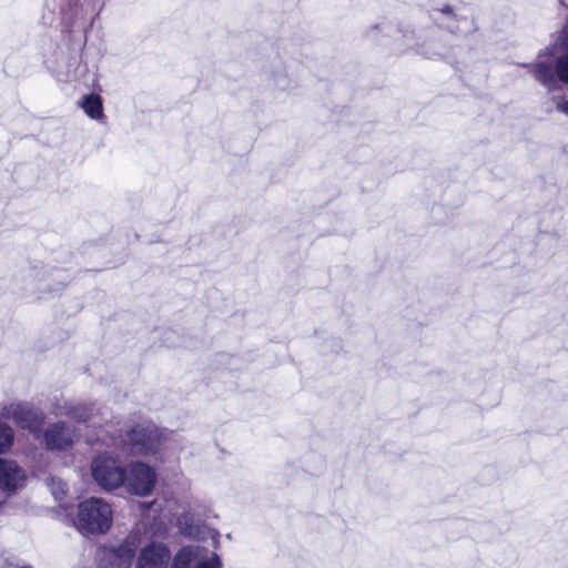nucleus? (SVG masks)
<instances>
[{
	"label": "nucleus",
	"instance_id": "nucleus-22",
	"mask_svg": "<svg viewBox=\"0 0 568 568\" xmlns=\"http://www.w3.org/2000/svg\"><path fill=\"white\" fill-rule=\"evenodd\" d=\"M556 109L560 113L568 115V101H566V100L558 101L556 104Z\"/></svg>",
	"mask_w": 568,
	"mask_h": 568
},
{
	"label": "nucleus",
	"instance_id": "nucleus-14",
	"mask_svg": "<svg viewBox=\"0 0 568 568\" xmlns=\"http://www.w3.org/2000/svg\"><path fill=\"white\" fill-rule=\"evenodd\" d=\"M434 23L440 28L449 30L452 33L460 31L458 23L467 22L466 19H458L450 6H444L440 9H434L432 12Z\"/></svg>",
	"mask_w": 568,
	"mask_h": 568
},
{
	"label": "nucleus",
	"instance_id": "nucleus-21",
	"mask_svg": "<svg viewBox=\"0 0 568 568\" xmlns=\"http://www.w3.org/2000/svg\"><path fill=\"white\" fill-rule=\"evenodd\" d=\"M51 484H52V486L55 485L54 478H51ZM57 485H58L57 489L52 488V493L55 496V498H60V497L64 496L67 493L65 484H63L61 480H58Z\"/></svg>",
	"mask_w": 568,
	"mask_h": 568
},
{
	"label": "nucleus",
	"instance_id": "nucleus-10",
	"mask_svg": "<svg viewBox=\"0 0 568 568\" xmlns=\"http://www.w3.org/2000/svg\"><path fill=\"white\" fill-rule=\"evenodd\" d=\"M79 437L80 434L78 429L65 422L50 424L42 435L44 447L48 450H65L70 448Z\"/></svg>",
	"mask_w": 568,
	"mask_h": 568
},
{
	"label": "nucleus",
	"instance_id": "nucleus-3",
	"mask_svg": "<svg viewBox=\"0 0 568 568\" xmlns=\"http://www.w3.org/2000/svg\"><path fill=\"white\" fill-rule=\"evenodd\" d=\"M112 525L111 506L101 498L92 497L78 506L77 527L82 534H104Z\"/></svg>",
	"mask_w": 568,
	"mask_h": 568
},
{
	"label": "nucleus",
	"instance_id": "nucleus-5",
	"mask_svg": "<svg viewBox=\"0 0 568 568\" xmlns=\"http://www.w3.org/2000/svg\"><path fill=\"white\" fill-rule=\"evenodd\" d=\"M94 481L104 490H113L124 485L125 469L118 459L101 454L91 464Z\"/></svg>",
	"mask_w": 568,
	"mask_h": 568
},
{
	"label": "nucleus",
	"instance_id": "nucleus-23",
	"mask_svg": "<svg viewBox=\"0 0 568 568\" xmlns=\"http://www.w3.org/2000/svg\"><path fill=\"white\" fill-rule=\"evenodd\" d=\"M4 568H30L28 566H18L14 564H7Z\"/></svg>",
	"mask_w": 568,
	"mask_h": 568
},
{
	"label": "nucleus",
	"instance_id": "nucleus-17",
	"mask_svg": "<svg viewBox=\"0 0 568 568\" xmlns=\"http://www.w3.org/2000/svg\"><path fill=\"white\" fill-rule=\"evenodd\" d=\"M81 106L89 118L93 120L103 118V104L102 99L99 95H85L81 102Z\"/></svg>",
	"mask_w": 568,
	"mask_h": 568
},
{
	"label": "nucleus",
	"instance_id": "nucleus-20",
	"mask_svg": "<svg viewBox=\"0 0 568 568\" xmlns=\"http://www.w3.org/2000/svg\"><path fill=\"white\" fill-rule=\"evenodd\" d=\"M13 439V429L8 424L0 420V454L11 448Z\"/></svg>",
	"mask_w": 568,
	"mask_h": 568
},
{
	"label": "nucleus",
	"instance_id": "nucleus-19",
	"mask_svg": "<svg viewBox=\"0 0 568 568\" xmlns=\"http://www.w3.org/2000/svg\"><path fill=\"white\" fill-rule=\"evenodd\" d=\"M272 85L281 91H291L295 88L294 81L287 75L284 69H278L272 72Z\"/></svg>",
	"mask_w": 568,
	"mask_h": 568
},
{
	"label": "nucleus",
	"instance_id": "nucleus-4",
	"mask_svg": "<svg viewBox=\"0 0 568 568\" xmlns=\"http://www.w3.org/2000/svg\"><path fill=\"white\" fill-rule=\"evenodd\" d=\"M172 434L152 422H143L129 429L123 442L133 454H155Z\"/></svg>",
	"mask_w": 568,
	"mask_h": 568
},
{
	"label": "nucleus",
	"instance_id": "nucleus-1",
	"mask_svg": "<svg viewBox=\"0 0 568 568\" xmlns=\"http://www.w3.org/2000/svg\"><path fill=\"white\" fill-rule=\"evenodd\" d=\"M434 36L435 28L424 27L417 17L398 20L395 24L383 20L365 31V37L377 43L386 44L383 38H389L397 52L413 51L428 59L443 58L449 50Z\"/></svg>",
	"mask_w": 568,
	"mask_h": 568
},
{
	"label": "nucleus",
	"instance_id": "nucleus-13",
	"mask_svg": "<svg viewBox=\"0 0 568 568\" xmlns=\"http://www.w3.org/2000/svg\"><path fill=\"white\" fill-rule=\"evenodd\" d=\"M24 480V470L14 460L0 457V490L13 494Z\"/></svg>",
	"mask_w": 568,
	"mask_h": 568
},
{
	"label": "nucleus",
	"instance_id": "nucleus-11",
	"mask_svg": "<svg viewBox=\"0 0 568 568\" xmlns=\"http://www.w3.org/2000/svg\"><path fill=\"white\" fill-rule=\"evenodd\" d=\"M156 480V474L149 465L138 462L130 466L129 473H125L124 485L129 493L136 496L149 495Z\"/></svg>",
	"mask_w": 568,
	"mask_h": 568
},
{
	"label": "nucleus",
	"instance_id": "nucleus-12",
	"mask_svg": "<svg viewBox=\"0 0 568 568\" xmlns=\"http://www.w3.org/2000/svg\"><path fill=\"white\" fill-rule=\"evenodd\" d=\"M172 555L166 544L152 541L141 548L135 568H169Z\"/></svg>",
	"mask_w": 568,
	"mask_h": 568
},
{
	"label": "nucleus",
	"instance_id": "nucleus-16",
	"mask_svg": "<svg viewBox=\"0 0 568 568\" xmlns=\"http://www.w3.org/2000/svg\"><path fill=\"white\" fill-rule=\"evenodd\" d=\"M48 69L55 73L60 81H70L78 78L79 61L77 57L70 58L65 65H53L50 60L44 61Z\"/></svg>",
	"mask_w": 568,
	"mask_h": 568
},
{
	"label": "nucleus",
	"instance_id": "nucleus-7",
	"mask_svg": "<svg viewBox=\"0 0 568 568\" xmlns=\"http://www.w3.org/2000/svg\"><path fill=\"white\" fill-rule=\"evenodd\" d=\"M170 568H223V562L214 551H207L200 546L186 545L175 552Z\"/></svg>",
	"mask_w": 568,
	"mask_h": 568
},
{
	"label": "nucleus",
	"instance_id": "nucleus-15",
	"mask_svg": "<svg viewBox=\"0 0 568 568\" xmlns=\"http://www.w3.org/2000/svg\"><path fill=\"white\" fill-rule=\"evenodd\" d=\"M79 4L80 0H68V4L61 7L62 21L67 28L77 27L84 20L83 8Z\"/></svg>",
	"mask_w": 568,
	"mask_h": 568
},
{
	"label": "nucleus",
	"instance_id": "nucleus-8",
	"mask_svg": "<svg viewBox=\"0 0 568 568\" xmlns=\"http://www.w3.org/2000/svg\"><path fill=\"white\" fill-rule=\"evenodd\" d=\"M1 416L12 419L17 426L29 430L36 438L39 437L44 423L43 412L29 403H12L4 406Z\"/></svg>",
	"mask_w": 568,
	"mask_h": 568
},
{
	"label": "nucleus",
	"instance_id": "nucleus-9",
	"mask_svg": "<svg viewBox=\"0 0 568 568\" xmlns=\"http://www.w3.org/2000/svg\"><path fill=\"white\" fill-rule=\"evenodd\" d=\"M140 546V534L130 532L122 541L105 547L104 555L112 566L118 568H130Z\"/></svg>",
	"mask_w": 568,
	"mask_h": 568
},
{
	"label": "nucleus",
	"instance_id": "nucleus-18",
	"mask_svg": "<svg viewBox=\"0 0 568 568\" xmlns=\"http://www.w3.org/2000/svg\"><path fill=\"white\" fill-rule=\"evenodd\" d=\"M93 406L87 404H78V405H65L64 406V415L79 422L84 423L91 418L93 415Z\"/></svg>",
	"mask_w": 568,
	"mask_h": 568
},
{
	"label": "nucleus",
	"instance_id": "nucleus-6",
	"mask_svg": "<svg viewBox=\"0 0 568 568\" xmlns=\"http://www.w3.org/2000/svg\"><path fill=\"white\" fill-rule=\"evenodd\" d=\"M26 281V290L36 294L38 298H43L45 293L60 292L70 281V275L61 268L43 272L33 268L29 272Z\"/></svg>",
	"mask_w": 568,
	"mask_h": 568
},
{
	"label": "nucleus",
	"instance_id": "nucleus-2",
	"mask_svg": "<svg viewBox=\"0 0 568 568\" xmlns=\"http://www.w3.org/2000/svg\"><path fill=\"white\" fill-rule=\"evenodd\" d=\"M564 51L557 54V45L544 48L537 54V59L530 63H523L532 78L547 91H556L561 84H568V33L562 40Z\"/></svg>",
	"mask_w": 568,
	"mask_h": 568
}]
</instances>
